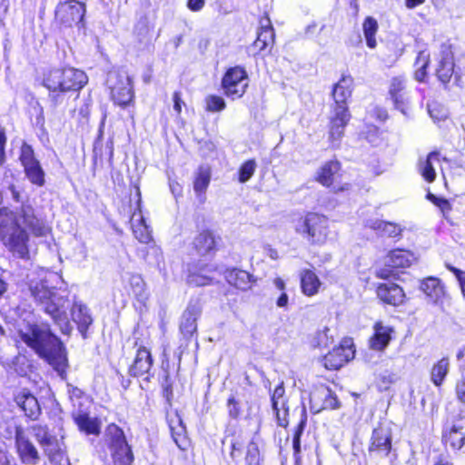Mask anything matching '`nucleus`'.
I'll return each instance as SVG.
<instances>
[{
	"label": "nucleus",
	"instance_id": "obj_1",
	"mask_svg": "<svg viewBox=\"0 0 465 465\" xmlns=\"http://www.w3.org/2000/svg\"><path fill=\"white\" fill-rule=\"evenodd\" d=\"M22 224L36 237L45 236L50 229L35 215L30 204L23 203L16 212L6 207L0 209V239L10 252L25 259L28 256L29 236Z\"/></svg>",
	"mask_w": 465,
	"mask_h": 465
},
{
	"label": "nucleus",
	"instance_id": "obj_2",
	"mask_svg": "<svg viewBox=\"0 0 465 465\" xmlns=\"http://www.w3.org/2000/svg\"><path fill=\"white\" fill-rule=\"evenodd\" d=\"M20 318L22 322L18 323V334L21 340L52 365L61 378L64 379L67 358L60 340L49 330L36 325L32 312H25V317L21 315Z\"/></svg>",
	"mask_w": 465,
	"mask_h": 465
},
{
	"label": "nucleus",
	"instance_id": "obj_3",
	"mask_svg": "<svg viewBox=\"0 0 465 465\" xmlns=\"http://www.w3.org/2000/svg\"><path fill=\"white\" fill-rule=\"evenodd\" d=\"M29 290L37 304L52 317L61 331L64 334H69L72 326L66 313L68 300L56 290L50 289L45 281L35 282L32 281L29 284Z\"/></svg>",
	"mask_w": 465,
	"mask_h": 465
},
{
	"label": "nucleus",
	"instance_id": "obj_4",
	"mask_svg": "<svg viewBox=\"0 0 465 465\" xmlns=\"http://www.w3.org/2000/svg\"><path fill=\"white\" fill-rule=\"evenodd\" d=\"M85 73L73 67L52 68L44 73L43 85L52 93L78 91L87 83Z\"/></svg>",
	"mask_w": 465,
	"mask_h": 465
},
{
	"label": "nucleus",
	"instance_id": "obj_5",
	"mask_svg": "<svg viewBox=\"0 0 465 465\" xmlns=\"http://www.w3.org/2000/svg\"><path fill=\"white\" fill-rule=\"evenodd\" d=\"M294 231L311 244H323L329 234V220L325 215L308 213L294 223Z\"/></svg>",
	"mask_w": 465,
	"mask_h": 465
},
{
	"label": "nucleus",
	"instance_id": "obj_6",
	"mask_svg": "<svg viewBox=\"0 0 465 465\" xmlns=\"http://www.w3.org/2000/svg\"><path fill=\"white\" fill-rule=\"evenodd\" d=\"M107 82L113 101L122 107L130 104L134 99V90L132 79L128 74L124 71L111 72Z\"/></svg>",
	"mask_w": 465,
	"mask_h": 465
},
{
	"label": "nucleus",
	"instance_id": "obj_7",
	"mask_svg": "<svg viewBox=\"0 0 465 465\" xmlns=\"http://www.w3.org/2000/svg\"><path fill=\"white\" fill-rule=\"evenodd\" d=\"M85 5L76 0L60 2L55 8V21L64 27L84 26Z\"/></svg>",
	"mask_w": 465,
	"mask_h": 465
},
{
	"label": "nucleus",
	"instance_id": "obj_8",
	"mask_svg": "<svg viewBox=\"0 0 465 465\" xmlns=\"http://www.w3.org/2000/svg\"><path fill=\"white\" fill-rule=\"evenodd\" d=\"M106 435L109 438V446L115 464L130 465L134 456L126 442L124 431L115 424L108 425Z\"/></svg>",
	"mask_w": 465,
	"mask_h": 465
},
{
	"label": "nucleus",
	"instance_id": "obj_9",
	"mask_svg": "<svg viewBox=\"0 0 465 465\" xmlns=\"http://www.w3.org/2000/svg\"><path fill=\"white\" fill-rule=\"evenodd\" d=\"M19 159L24 167L26 178L38 187L44 186L45 174L39 161L35 158L31 145L27 143L22 145Z\"/></svg>",
	"mask_w": 465,
	"mask_h": 465
},
{
	"label": "nucleus",
	"instance_id": "obj_10",
	"mask_svg": "<svg viewBox=\"0 0 465 465\" xmlns=\"http://www.w3.org/2000/svg\"><path fill=\"white\" fill-rule=\"evenodd\" d=\"M222 86L228 97L233 100L242 97L248 86L245 70L240 66L227 70L223 78Z\"/></svg>",
	"mask_w": 465,
	"mask_h": 465
},
{
	"label": "nucleus",
	"instance_id": "obj_11",
	"mask_svg": "<svg viewBox=\"0 0 465 465\" xmlns=\"http://www.w3.org/2000/svg\"><path fill=\"white\" fill-rule=\"evenodd\" d=\"M416 260L413 253L409 251L397 249L389 252L385 258L386 269H381L377 272V276L380 278H388L392 274L391 269L407 268L412 264Z\"/></svg>",
	"mask_w": 465,
	"mask_h": 465
},
{
	"label": "nucleus",
	"instance_id": "obj_12",
	"mask_svg": "<svg viewBox=\"0 0 465 465\" xmlns=\"http://www.w3.org/2000/svg\"><path fill=\"white\" fill-rule=\"evenodd\" d=\"M354 357L352 344L344 341L339 347L334 348L323 357V365L329 370H338Z\"/></svg>",
	"mask_w": 465,
	"mask_h": 465
},
{
	"label": "nucleus",
	"instance_id": "obj_13",
	"mask_svg": "<svg viewBox=\"0 0 465 465\" xmlns=\"http://www.w3.org/2000/svg\"><path fill=\"white\" fill-rule=\"evenodd\" d=\"M341 164L338 161H329L325 163L316 173V181L326 187L332 186L334 193L349 190L350 184L345 183L342 186H337L334 182L339 177Z\"/></svg>",
	"mask_w": 465,
	"mask_h": 465
},
{
	"label": "nucleus",
	"instance_id": "obj_14",
	"mask_svg": "<svg viewBox=\"0 0 465 465\" xmlns=\"http://www.w3.org/2000/svg\"><path fill=\"white\" fill-rule=\"evenodd\" d=\"M348 106H333L330 116L329 139L334 143L343 135L344 128L350 121Z\"/></svg>",
	"mask_w": 465,
	"mask_h": 465
},
{
	"label": "nucleus",
	"instance_id": "obj_15",
	"mask_svg": "<svg viewBox=\"0 0 465 465\" xmlns=\"http://www.w3.org/2000/svg\"><path fill=\"white\" fill-rule=\"evenodd\" d=\"M15 450L21 462L25 465H37L40 462V454L29 438L28 431L15 442Z\"/></svg>",
	"mask_w": 465,
	"mask_h": 465
},
{
	"label": "nucleus",
	"instance_id": "obj_16",
	"mask_svg": "<svg viewBox=\"0 0 465 465\" xmlns=\"http://www.w3.org/2000/svg\"><path fill=\"white\" fill-rule=\"evenodd\" d=\"M389 94L396 109L403 114H408L409 96L406 92V79L403 76H395L391 80Z\"/></svg>",
	"mask_w": 465,
	"mask_h": 465
},
{
	"label": "nucleus",
	"instance_id": "obj_17",
	"mask_svg": "<svg viewBox=\"0 0 465 465\" xmlns=\"http://www.w3.org/2000/svg\"><path fill=\"white\" fill-rule=\"evenodd\" d=\"M391 449V432L390 428L379 426L372 431L370 452H376L381 456H387Z\"/></svg>",
	"mask_w": 465,
	"mask_h": 465
},
{
	"label": "nucleus",
	"instance_id": "obj_18",
	"mask_svg": "<svg viewBox=\"0 0 465 465\" xmlns=\"http://www.w3.org/2000/svg\"><path fill=\"white\" fill-rule=\"evenodd\" d=\"M420 289L429 302L439 304L446 296L445 286L439 278L427 277L420 282Z\"/></svg>",
	"mask_w": 465,
	"mask_h": 465
},
{
	"label": "nucleus",
	"instance_id": "obj_19",
	"mask_svg": "<svg viewBox=\"0 0 465 465\" xmlns=\"http://www.w3.org/2000/svg\"><path fill=\"white\" fill-rule=\"evenodd\" d=\"M152 366L153 359L151 352L146 348L140 347L136 351L133 364L129 368V373L134 377L147 375L145 380L149 381Z\"/></svg>",
	"mask_w": 465,
	"mask_h": 465
},
{
	"label": "nucleus",
	"instance_id": "obj_20",
	"mask_svg": "<svg viewBox=\"0 0 465 465\" xmlns=\"http://www.w3.org/2000/svg\"><path fill=\"white\" fill-rule=\"evenodd\" d=\"M16 405L24 411L25 415L31 420H36L41 408L37 399L28 391H18L15 396Z\"/></svg>",
	"mask_w": 465,
	"mask_h": 465
},
{
	"label": "nucleus",
	"instance_id": "obj_21",
	"mask_svg": "<svg viewBox=\"0 0 465 465\" xmlns=\"http://www.w3.org/2000/svg\"><path fill=\"white\" fill-rule=\"evenodd\" d=\"M445 444L453 450H460L465 442V416H460L453 421L449 431L443 434Z\"/></svg>",
	"mask_w": 465,
	"mask_h": 465
},
{
	"label": "nucleus",
	"instance_id": "obj_22",
	"mask_svg": "<svg viewBox=\"0 0 465 465\" xmlns=\"http://www.w3.org/2000/svg\"><path fill=\"white\" fill-rule=\"evenodd\" d=\"M140 197V193L138 192ZM141 199H138L137 210H135L131 217L130 223L132 224L133 232L135 238L142 243H148L152 240L151 230L145 223L144 218L141 212Z\"/></svg>",
	"mask_w": 465,
	"mask_h": 465
},
{
	"label": "nucleus",
	"instance_id": "obj_23",
	"mask_svg": "<svg viewBox=\"0 0 465 465\" xmlns=\"http://www.w3.org/2000/svg\"><path fill=\"white\" fill-rule=\"evenodd\" d=\"M454 72L453 54L449 47L443 46L440 52L436 74L439 80L449 83Z\"/></svg>",
	"mask_w": 465,
	"mask_h": 465
},
{
	"label": "nucleus",
	"instance_id": "obj_24",
	"mask_svg": "<svg viewBox=\"0 0 465 465\" xmlns=\"http://www.w3.org/2000/svg\"><path fill=\"white\" fill-rule=\"evenodd\" d=\"M377 295L384 303L398 306L404 301L403 290L395 283H382L377 288Z\"/></svg>",
	"mask_w": 465,
	"mask_h": 465
},
{
	"label": "nucleus",
	"instance_id": "obj_25",
	"mask_svg": "<svg viewBox=\"0 0 465 465\" xmlns=\"http://www.w3.org/2000/svg\"><path fill=\"white\" fill-rule=\"evenodd\" d=\"M202 308L198 302L190 303L184 311L180 324V330L184 336H192L197 330V319L201 315Z\"/></svg>",
	"mask_w": 465,
	"mask_h": 465
},
{
	"label": "nucleus",
	"instance_id": "obj_26",
	"mask_svg": "<svg viewBox=\"0 0 465 465\" xmlns=\"http://www.w3.org/2000/svg\"><path fill=\"white\" fill-rule=\"evenodd\" d=\"M71 315L83 338H86L87 330L93 323V317L88 307L81 302H75L72 307Z\"/></svg>",
	"mask_w": 465,
	"mask_h": 465
},
{
	"label": "nucleus",
	"instance_id": "obj_27",
	"mask_svg": "<svg viewBox=\"0 0 465 465\" xmlns=\"http://www.w3.org/2000/svg\"><path fill=\"white\" fill-rule=\"evenodd\" d=\"M168 423L173 441L179 449L185 450L189 445V441L182 418L177 413H174L168 416Z\"/></svg>",
	"mask_w": 465,
	"mask_h": 465
},
{
	"label": "nucleus",
	"instance_id": "obj_28",
	"mask_svg": "<svg viewBox=\"0 0 465 465\" xmlns=\"http://www.w3.org/2000/svg\"><path fill=\"white\" fill-rule=\"evenodd\" d=\"M373 329L374 334L369 341L370 347L375 351H382L389 345L393 330L391 326L384 325L381 322H376Z\"/></svg>",
	"mask_w": 465,
	"mask_h": 465
},
{
	"label": "nucleus",
	"instance_id": "obj_29",
	"mask_svg": "<svg viewBox=\"0 0 465 465\" xmlns=\"http://www.w3.org/2000/svg\"><path fill=\"white\" fill-rule=\"evenodd\" d=\"M225 279L229 284L233 285L242 291L251 289L252 284L255 282L254 277L248 272L239 269H232L226 272Z\"/></svg>",
	"mask_w": 465,
	"mask_h": 465
},
{
	"label": "nucleus",
	"instance_id": "obj_30",
	"mask_svg": "<svg viewBox=\"0 0 465 465\" xmlns=\"http://www.w3.org/2000/svg\"><path fill=\"white\" fill-rule=\"evenodd\" d=\"M73 418L80 431L87 435L100 434L101 421L97 418H92L84 412L74 413Z\"/></svg>",
	"mask_w": 465,
	"mask_h": 465
},
{
	"label": "nucleus",
	"instance_id": "obj_31",
	"mask_svg": "<svg viewBox=\"0 0 465 465\" xmlns=\"http://www.w3.org/2000/svg\"><path fill=\"white\" fill-rule=\"evenodd\" d=\"M353 80L349 75H342L340 81L333 86L332 96L334 106H347V99L351 94V86Z\"/></svg>",
	"mask_w": 465,
	"mask_h": 465
},
{
	"label": "nucleus",
	"instance_id": "obj_32",
	"mask_svg": "<svg viewBox=\"0 0 465 465\" xmlns=\"http://www.w3.org/2000/svg\"><path fill=\"white\" fill-rule=\"evenodd\" d=\"M365 226L372 229L381 235L388 237L399 236L402 232V228L399 224L375 218L367 219L365 221Z\"/></svg>",
	"mask_w": 465,
	"mask_h": 465
},
{
	"label": "nucleus",
	"instance_id": "obj_33",
	"mask_svg": "<svg viewBox=\"0 0 465 465\" xmlns=\"http://www.w3.org/2000/svg\"><path fill=\"white\" fill-rule=\"evenodd\" d=\"M274 32L268 16H264L260 20V30L258 32L257 38L254 42V45L259 50H263L273 43Z\"/></svg>",
	"mask_w": 465,
	"mask_h": 465
},
{
	"label": "nucleus",
	"instance_id": "obj_34",
	"mask_svg": "<svg viewBox=\"0 0 465 465\" xmlns=\"http://www.w3.org/2000/svg\"><path fill=\"white\" fill-rule=\"evenodd\" d=\"M440 161V153L438 152L430 153L426 158L420 159L418 164V170L420 174L423 177V179L428 183L434 182L436 178V172L434 168V163H439Z\"/></svg>",
	"mask_w": 465,
	"mask_h": 465
},
{
	"label": "nucleus",
	"instance_id": "obj_35",
	"mask_svg": "<svg viewBox=\"0 0 465 465\" xmlns=\"http://www.w3.org/2000/svg\"><path fill=\"white\" fill-rule=\"evenodd\" d=\"M195 250L200 255H206L215 251L216 241L212 232H201L193 241Z\"/></svg>",
	"mask_w": 465,
	"mask_h": 465
},
{
	"label": "nucleus",
	"instance_id": "obj_36",
	"mask_svg": "<svg viewBox=\"0 0 465 465\" xmlns=\"http://www.w3.org/2000/svg\"><path fill=\"white\" fill-rule=\"evenodd\" d=\"M317 399H323L322 409L334 410L340 407L337 397L329 387L322 385L315 389L311 394V402H313Z\"/></svg>",
	"mask_w": 465,
	"mask_h": 465
},
{
	"label": "nucleus",
	"instance_id": "obj_37",
	"mask_svg": "<svg viewBox=\"0 0 465 465\" xmlns=\"http://www.w3.org/2000/svg\"><path fill=\"white\" fill-rule=\"evenodd\" d=\"M321 286L318 276L311 270H304L301 273V287L302 292L307 296L316 294Z\"/></svg>",
	"mask_w": 465,
	"mask_h": 465
},
{
	"label": "nucleus",
	"instance_id": "obj_38",
	"mask_svg": "<svg viewBox=\"0 0 465 465\" xmlns=\"http://www.w3.org/2000/svg\"><path fill=\"white\" fill-rule=\"evenodd\" d=\"M450 362L447 358H442L435 363L430 371V380L435 386H440L449 372Z\"/></svg>",
	"mask_w": 465,
	"mask_h": 465
},
{
	"label": "nucleus",
	"instance_id": "obj_39",
	"mask_svg": "<svg viewBox=\"0 0 465 465\" xmlns=\"http://www.w3.org/2000/svg\"><path fill=\"white\" fill-rule=\"evenodd\" d=\"M378 27L376 19L371 16L365 18L362 25V30L366 39V44L368 47L371 49L375 48L377 45L375 35L377 34Z\"/></svg>",
	"mask_w": 465,
	"mask_h": 465
},
{
	"label": "nucleus",
	"instance_id": "obj_40",
	"mask_svg": "<svg viewBox=\"0 0 465 465\" xmlns=\"http://www.w3.org/2000/svg\"><path fill=\"white\" fill-rule=\"evenodd\" d=\"M129 284L139 302H144L148 299L145 282L140 274H132L129 278Z\"/></svg>",
	"mask_w": 465,
	"mask_h": 465
},
{
	"label": "nucleus",
	"instance_id": "obj_41",
	"mask_svg": "<svg viewBox=\"0 0 465 465\" xmlns=\"http://www.w3.org/2000/svg\"><path fill=\"white\" fill-rule=\"evenodd\" d=\"M210 180V170L207 167L201 166L198 169L193 183V189L198 195L205 193L206 189L209 186Z\"/></svg>",
	"mask_w": 465,
	"mask_h": 465
},
{
	"label": "nucleus",
	"instance_id": "obj_42",
	"mask_svg": "<svg viewBox=\"0 0 465 465\" xmlns=\"http://www.w3.org/2000/svg\"><path fill=\"white\" fill-rule=\"evenodd\" d=\"M26 431L27 430L21 424H18L15 420H10L6 422L3 436L5 439H15V442L20 435L23 436Z\"/></svg>",
	"mask_w": 465,
	"mask_h": 465
},
{
	"label": "nucleus",
	"instance_id": "obj_43",
	"mask_svg": "<svg viewBox=\"0 0 465 465\" xmlns=\"http://www.w3.org/2000/svg\"><path fill=\"white\" fill-rule=\"evenodd\" d=\"M231 458L237 461L242 455V449L245 445V437L242 434H234L231 439Z\"/></svg>",
	"mask_w": 465,
	"mask_h": 465
},
{
	"label": "nucleus",
	"instance_id": "obj_44",
	"mask_svg": "<svg viewBox=\"0 0 465 465\" xmlns=\"http://www.w3.org/2000/svg\"><path fill=\"white\" fill-rule=\"evenodd\" d=\"M33 430L35 439L43 447H48L53 444L54 438L51 436L45 426L35 425L33 426Z\"/></svg>",
	"mask_w": 465,
	"mask_h": 465
},
{
	"label": "nucleus",
	"instance_id": "obj_45",
	"mask_svg": "<svg viewBox=\"0 0 465 465\" xmlns=\"http://www.w3.org/2000/svg\"><path fill=\"white\" fill-rule=\"evenodd\" d=\"M245 465H260L261 457L258 445L251 440L246 446Z\"/></svg>",
	"mask_w": 465,
	"mask_h": 465
},
{
	"label": "nucleus",
	"instance_id": "obj_46",
	"mask_svg": "<svg viewBox=\"0 0 465 465\" xmlns=\"http://www.w3.org/2000/svg\"><path fill=\"white\" fill-rule=\"evenodd\" d=\"M256 167L257 164L253 159L244 162L239 169V182L244 183L249 181L253 175Z\"/></svg>",
	"mask_w": 465,
	"mask_h": 465
},
{
	"label": "nucleus",
	"instance_id": "obj_47",
	"mask_svg": "<svg viewBox=\"0 0 465 465\" xmlns=\"http://www.w3.org/2000/svg\"><path fill=\"white\" fill-rule=\"evenodd\" d=\"M428 112L430 117L435 122L444 120L448 116V112L446 108L436 102H431L428 104Z\"/></svg>",
	"mask_w": 465,
	"mask_h": 465
},
{
	"label": "nucleus",
	"instance_id": "obj_48",
	"mask_svg": "<svg viewBox=\"0 0 465 465\" xmlns=\"http://www.w3.org/2000/svg\"><path fill=\"white\" fill-rule=\"evenodd\" d=\"M333 342V338L330 335V329L324 327L322 330L319 331L315 337L313 343L315 346L326 348L330 344Z\"/></svg>",
	"mask_w": 465,
	"mask_h": 465
},
{
	"label": "nucleus",
	"instance_id": "obj_49",
	"mask_svg": "<svg viewBox=\"0 0 465 465\" xmlns=\"http://www.w3.org/2000/svg\"><path fill=\"white\" fill-rule=\"evenodd\" d=\"M206 108L210 112H220L225 108V102L221 96L210 95L206 98Z\"/></svg>",
	"mask_w": 465,
	"mask_h": 465
},
{
	"label": "nucleus",
	"instance_id": "obj_50",
	"mask_svg": "<svg viewBox=\"0 0 465 465\" xmlns=\"http://www.w3.org/2000/svg\"><path fill=\"white\" fill-rule=\"evenodd\" d=\"M272 409L276 414L278 424L282 427H286L288 424L287 415L288 408L286 406V401L283 400V404H278L277 407L272 405Z\"/></svg>",
	"mask_w": 465,
	"mask_h": 465
},
{
	"label": "nucleus",
	"instance_id": "obj_51",
	"mask_svg": "<svg viewBox=\"0 0 465 465\" xmlns=\"http://www.w3.org/2000/svg\"><path fill=\"white\" fill-rule=\"evenodd\" d=\"M188 282L195 286H205L212 282V277L206 274L192 272L188 276Z\"/></svg>",
	"mask_w": 465,
	"mask_h": 465
},
{
	"label": "nucleus",
	"instance_id": "obj_52",
	"mask_svg": "<svg viewBox=\"0 0 465 465\" xmlns=\"http://www.w3.org/2000/svg\"><path fill=\"white\" fill-rule=\"evenodd\" d=\"M228 414L232 419H237L241 414L240 402L234 397H230L227 401Z\"/></svg>",
	"mask_w": 465,
	"mask_h": 465
},
{
	"label": "nucleus",
	"instance_id": "obj_53",
	"mask_svg": "<svg viewBox=\"0 0 465 465\" xmlns=\"http://www.w3.org/2000/svg\"><path fill=\"white\" fill-rule=\"evenodd\" d=\"M427 198L432 202L435 205H437L442 212L450 211V204L448 200L444 198H440L435 196L434 194L429 193L427 194Z\"/></svg>",
	"mask_w": 465,
	"mask_h": 465
},
{
	"label": "nucleus",
	"instance_id": "obj_54",
	"mask_svg": "<svg viewBox=\"0 0 465 465\" xmlns=\"http://www.w3.org/2000/svg\"><path fill=\"white\" fill-rule=\"evenodd\" d=\"M285 390L282 386V384L277 386L272 395V404L275 407L278 406V404H283Z\"/></svg>",
	"mask_w": 465,
	"mask_h": 465
},
{
	"label": "nucleus",
	"instance_id": "obj_55",
	"mask_svg": "<svg viewBox=\"0 0 465 465\" xmlns=\"http://www.w3.org/2000/svg\"><path fill=\"white\" fill-rule=\"evenodd\" d=\"M456 394L458 399L465 403V365L462 368V377L456 385Z\"/></svg>",
	"mask_w": 465,
	"mask_h": 465
},
{
	"label": "nucleus",
	"instance_id": "obj_56",
	"mask_svg": "<svg viewBox=\"0 0 465 465\" xmlns=\"http://www.w3.org/2000/svg\"><path fill=\"white\" fill-rule=\"evenodd\" d=\"M430 62V54L427 51H420L415 60V67L422 68L427 67Z\"/></svg>",
	"mask_w": 465,
	"mask_h": 465
},
{
	"label": "nucleus",
	"instance_id": "obj_57",
	"mask_svg": "<svg viewBox=\"0 0 465 465\" xmlns=\"http://www.w3.org/2000/svg\"><path fill=\"white\" fill-rule=\"evenodd\" d=\"M447 268L449 271L452 272L457 280L459 281L460 282V288L462 290L463 292H465V277H464V272L462 271H460V269H457L450 264H447Z\"/></svg>",
	"mask_w": 465,
	"mask_h": 465
},
{
	"label": "nucleus",
	"instance_id": "obj_58",
	"mask_svg": "<svg viewBox=\"0 0 465 465\" xmlns=\"http://www.w3.org/2000/svg\"><path fill=\"white\" fill-rule=\"evenodd\" d=\"M0 465H17V463L10 457L6 450L0 448Z\"/></svg>",
	"mask_w": 465,
	"mask_h": 465
},
{
	"label": "nucleus",
	"instance_id": "obj_59",
	"mask_svg": "<svg viewBox=\"0 0 465 465\" xmlns=\"http://www.w3.org/2000/svg\"><path fill=\"white\" fill-rule=\"evenodd\" d=\"M276 306L281 309H287L289 304V296L284 292H281V294L278 296V298L275 301Z\"/></svg>",
	"mask_w": 465,
	"mask_h": 465
},
{
	"label": "nucleus",
	"instance_id": "obj_60",
	"mask_svg": "<svg viewBox=\"0 0 465 465\" xmlns=\"http://www.w3.org/2000/svg\"><path fill=\"white\" fill-rule=\"evenodd\" d=\"M205 5L204 0H188L187 1V7L193 11V12H199L201 11Z\"/></svg>",
	"mask_w": 465,
	"mask_h": 465
},
{
	"label": "nucleus",
	"instance_id": "obj_61",
	"mask_svg": "<svg viewBox=\"0 0 465 465\" xmlns=\"http://www.w3.org/2000/svg\"><path fill=\"white\" fill-rule=\"evenodd\" d=\"M302 415L304 416V418L301 420L300 423L296 427L293 438L301 439V436L304 430V427L306 424V411L304 408L302 409Z\"/></svg>",
	"mask_w": 465,
	"mask_h": 465
},
{
	"label": "nucleus",
	"instance_id": "obj_62",
	"mask_svg": "<svg viewBox=\"0 0 465 465\" xmlns=\"http://www.w3.org/2000/svg\"><path fill=\"white\" fill-rule=\"evenodd\" d=\"M5 134L3 130L0 129V166L4 163L5 158Z\"/></svg>",
	"mask_w": 465,
	"mask_h": 465
},
{
	"label": "nucleus",
	"instance_id": "obj_63",
	"mask_svg": "<svg viewBox=\"0 0 465 465\" xmlns=\"http://www.w3.org/2000/svg\"><path fill=\"white\" fill-rule=\"evenodd\" d=\"M173 109L177 114H180L182 111V99L179 92H174L173 95Z\"/></svg>",
	"mask_w": 465,
	"mask_h": 465
},
{
	"label": "nucleus",
	"instance_id": "obj_64",
	"mask_svg": "<svg viewBox=\"0 0 465 465\" xmlns=\"http://www.w3.org/2000/svg\"><path fill=\"white\" fill-rule=\"evenodd\" d=\"M272 284L279 292H284L286 289V283L281 277H275L272 280Z\"/></svg>",
	"mask_w": 465,
	"mask_h": 465
}]
</instances>
